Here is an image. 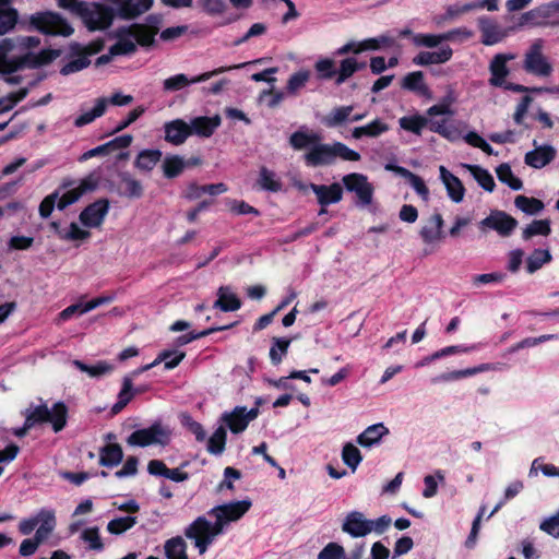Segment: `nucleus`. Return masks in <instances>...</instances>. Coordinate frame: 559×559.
Returning a JSON list of instances; mask_svg holds the SVG:
<instances>
[{"label": "nucleus", "instance_id": "obj_12", "mask_svg": "<svg viewBox=\"0 0 559 559\" xmlns=\"http://www.w3.org/2000/svg\"><path fill=\"white\" fill-rule=\"evenodd\" d=\"M258 407L247 411L245 406H237L230 413H224L222 420L233 433L237 435L245 431L249 423L258 417Z\"/></svg>", "mask_w": 559, "mask_h": 559}, {"label": "nucleus", "instance_id": "obj_25", "mask_svg": "<svg viewBox=\"0 0 559 559\" xmlns=\"http://www.w3.org/2000/svg\"><path fill=\"white\" fill-rule=\"evenodd\" d=\"M240 298L233 293L229 286H221L217 290V299L215 300L213 308L219 309L224 312L237 311L241 308Z\"/></svg>", "mask_w": 559, "mask_h": 559}, {"label": "nucleus", "instance_id": "obj_39", "mask_svg": "<svg viewBox=\"0 0 559 559\" xmlns=\"http://www.w3.org/2000/svg\"><path fill=\"white\" fill-rule=\"evenodd\" d=\"M353 110L352 105L335 107L322 118V123L328 128L338 127L349 120Z\"/></svg>", "mask_w": 559, "mask_h": 559}, {"label": "nucleus", "instance_id": "obj_8", "mask_svg": "<svg viewBox=\"0 0 559 559\" xmlns=\"http://www.w3.org/2000/svg\"><path fill=\"white\" fill-rule=\"evenodd\" d=\"M209 528V520L205 516H198L185 528V536L193 540L200 555L205 554L214 542Z\"/></svg>", "mask_w": 559, "mask_h": 559}, {"label": "nucleus", "instance_id": "obj_34", "mask_svg": "<svg viewBox=\"0 0 559 559\" xmlns=\"http://www.w3.org/2000/svg\"><path fill=\"white\" fill-rule=\"evenodd\" d=\"M108 99L106 97H99L95 100V106L86 111L78 116L74 120V126L78 128L84 127L91 122H93L96 118L102 117L107 109Z\"/></svg>", "mask_w": 559, "mask_h": 559}, {"label": "nucleus", "instance_id": "obj_16", "mask_svg": "<svg viewBox=\"0 0 559 559\" xmlns=\"http://www.w3.org/2000/svg\"><path fill=\"white\" fill-rule=\"evenodd\" d=\"M342 530L352 537H364L372 532L371 520H366L361 512L353 511L347 514Z\"/></svg>", "mask_w": 559, "mask_h": 559}, {"label": "nucleus", "instance_id": "obj_62", "mask_svg": "<svg viewBox=\"0 0 559 559\" xmlns=\"http://www.w3.org/2000/svg\"><path fill=\"white\" fill-rule=\"evenodd\" d=\"M318 559H347V557L343 546L331 542L318 554Z\"/></svg>", "mask_w": 559, "mask_h": 559}, {"label": "nucleus", "instance_id": "obj_26", "mask_svg": "<svg viewBox=\"0 0 559 559\" xmlns=\"http://www.w3.org/2000/svg\"><path fill=\"white\" fill-rule=\"evenodd\" d=\"M154 0H122L119 4V16L123 20H132L148 11Z\"/></svg>", "mask_w": 559, "mask_h": 559}, {"label": "nucleus", "instance_id": "obj_32", "mask_svg": "<svg viewBox=\"0 0 559 559\" xmlns=\"http://www.w3.org/2000/svg\"><path fill=\"white\" fill-rule=\"evenodd\" d=\"M118 177L121 182L120 195L129 199H140L143 195L144 190L142 183L134 179L130 173L121 171L118 174Z\"/></svg>", "mask_w": 559, "mask_h": 559}, {"label": "nucleus", "instance_id": "obj_10", "mask_svg": "<svg viewBox=\"0 0 559 559\" xmlns=\"http://www.w3.org/2000/svg\"><path fill=\"white\" fill-rule=\"evenodd\" d=\"M518 221L504 211L493 210L490 214L480 221L481 229L489 228L496 230L500 236L508 237L516 228Z\"/></svg>", "mask_w": 559, "mask_h": 559}, {"label": "nucleus", "instance_id": "obj_23", "mask_svg": "<svg viewBox=\"0 0 559 559\" xmlns=\"http://www.w3.org/2000/svg\"><path fill=\"white\" fill-rule=\"evenodd\" d=\"M556 157V150L551 145H542L533 151H530L524 156V162L527 166L540 169L550 164Z\"/></svg>", "mask_w": 559, "mask_h": 559}, {"label": "nucleus", "instance_id": "obj_4", "mask_svg": "<svg viewBox=\"0 0 559 559\" xmlns=\"http://www.w3.org/2000/svg\"><path fill=\"white\" fill-rule=\"evenodd\" d=\"M75 4L78 9L72 13L82 19L88 31H104L112 24L115 17L112 8L100 3H93L92 8L86 2Z\"/></svg>", "mask_w": 559, "mask_h": 559}, {"label": "nucleus", "instance_id": "obj_24", "mask_svg": "<svg viewBox=\"0 0 559 559\" xmlns=\"http://www.w3.org/2000/svg\"><path fill=\"white\" fill-rule=\"evenodd\" d=\"M221 122L222 120L218 115L213 117H195L189 123V128H191V135L197 134L199 136L210 138L221 126Z\"/></svg>", "mask_w": 559, "mask_h": 559}, {"label": "nucleus", "instance_id": "obj_36", "mask_svg": "<svg viewBox=\"0 0 559 559\" xmlns=\"http://www.w3.org/2000/svg\"><path fill=\"white\" fill-rule=\"evenodd\" d=\"M111 37L117 38V43L110 47L111 55L127 56L136 51V45L132 41L130 34H120V27L112 33Z\"/></svg>", "mask_w": 559, "mask_h": 559}, {"label": "nucleus", "instance_id": "obj_37", "mask_svg": "<svg viewBox=\"0 0 559 559\" xmlns=\"http://www.w3.org/2000/svg\"><path fill=\"white\" fill-rule=\"evenodd\" d=\"M38 519V528L36 530L35 536L37 539L44 542L49 534L55 530L56 526V516L55 512L51 510H40L37 514Z\"/></svg>", "mask_w": 559, "mask_h": 559}, {"label": "nucleus", "instance_id": "obj_20", "mask_svg": "<svg viewBox=\"0 0 559 559\" xmlns=\"http://www.w3.org/2000/svg\"><path fill=\"white\" fill-rule=\"evenodd\" d=\"M477 23L481 33V43L484 45L491 46L503 39L504 33L493 19L480 16L478 17Z\"/></svg>", "mask_w": 559, "mask_h": 559}, {"label": "nucleus", "instance_id": "obj_5", "mask_svg": "<svg viewBox=\"0 0 559 559\" xmlns=\"http://www.w3.org/2000/svg\"><path fill=\"white\" fill-rule=\"evenodd\" d=\"M171 431L160 421L153 423L148 428L134 430L127 439L133 447L145 448L152 444L165 447L169 443Z\"/></svg>", "mask_w": 559, "mask_h": 559}, {"label": "nucleus", "instance_id": "obj_31", "mask_svg": "<svg viewBox=\"0 0 559 559\" xmlns=\"http://www.w3.org/2000/svg\"><path fill=\"white\" fill-rule=\"evenodd\" d=\"M402 88L417 93L420 96L430 97V90L425 83V76L421 71L409 72L403 78Z\"/></svg>", "mask_w": 559, "mask_h": 559}, {"label": "nucleus", "instance_id": "obj_41", "mask_svg": "<svg viewBox=\"0 0 559 559\" xmlns=\"http://www.w3.org/2000/svg\"><path fill=\"white\" fill-rule=\"evenodd\" d=\"M164 548L167 559H189L187 544L181 536L171 537L166 540Z\"/></svg>", "mask_w": 559, "mask_h": 559}, {"label": "nucleus", "instance_id": "obj_7", "mask_svg": "<svg viewBox=\"0 0 559 559\" xmlns=\"http://www.w3.org/2000/svg\"><path fill=\"white\" fill-rule=\"evenodd\" d=\"M247 64H248L247 62H243L240 64H234V66H229V67H221V68L214 69L213 71L204 72V73L197 75L192 79H188V76L183 73L176 74V75H173V76L164 80L163 87L167 92L180 91L190 84L207 81L212 76L218 75L221 73H224V72H227V71H230L234 69H241V68L246 67Z\"/></svg>", "mask_w": 559, "mask_h": 559}, {"label": "nucleus", "instance_id": "obj_55", "mask_svg": "<svg viewBox=\"0 0 559 559\" xmlns=\"http://www.w3.org/2000/svg\"><path fill=\"white\" fill-rule=\"evenodd\" d=\"M135 516H122L117 518L108 522L107 531L112 535H121L124 532L131 530L136 524Z\"/></svg>", "mask_w": 559, "mask_h": 559}, {"label": "nucleus", "instance_id": "obj_11", "mask_svg": "<svg viewBox=\"0 0 559 559\" xmlns=\"http://www.w3.org/2000/svg\"><path fill=\"white\" fill-rule=\"evenodd\" d=\"M110 203L106 198H100L88 204L79 215V219L85 227H99L109 212Z\"/></svg>", "mask_w": 559, "mask_h": 559}, {"label": "nucleus", "instance_id": "obj_45", "mask_svg": "<svg viewBox=\"0 0 559 559\" xmlns=\"http://www.w3.org/2000/svg\"><path fill=\"white\" fill-rule=\"evenodd\" d=\"M551 260L549 250L535 249L526 259V271L533 274Z\"/></svg>", "mask_w": 559, "mask_h": 559}, {"label": "nucleus", "instance_id": "obj_64", "mask_svg": "<svg viewBox=\"0 0 559 559\" xmlns=\"http://www.w3.org/2000/svg\"><path fill=\"white\" fill-rule=\"evenodd\" d=\"M444 41H466L474 36V32L462 26L442 33Z\"/></svg>", "mask_w": 559, "mask_h": 559}, {"label": "nucleus", "instance_id": "obj_42", "mask_svg": "<svg viewBox=\"0 0 559 559\" xmlns=\"http://www.w3.org/2000/svg\"><path fill=\"white\" fill-rule=\"evenodd\" d=\"M488 368L486 365H480L478 367H473V368H467V369H462V370H454V371L441 373V374L432 378L431 381H432V383L455 381V380H460V379H463L466 377L474 376V374L485 371Z\"/></svg>", "mask_w": 559, "mask_h": 559}, {"label": "nucleus", "instance_id": "obj_46", "mask_svg": "<svg viewBox=\"0 0 559 559\" xmlns=\"http://www.w3.org/2000/svg\"><path fill=\"white\" fill-rule=\"evenodd\" d=\"M496 174L502 183H506L512 190H521L523 188V181L513 175L511 166L507 163L500 164L496 168Z\"/></svg>", "mask_w": 559, "mask_h": 559}, {"label": "nucleus", "instance_id": "obj_21", "mask_svg": "<svg viewBox=\"0 0 559 559\" xmlns=\"http://www.w3.org/2000/svg\"><path fill=\"white\" fill-rule=\"evenodd\" d=\"M165 140L173 145H180L191 135V128L182 119H175L164 126Z\"/></svg>", "mask_w": 559, "mask_h": 559}, {"label": "nucleus", "instance_id": "obj_18", "mask_svg": "<svg viewBox=\"0 0 559 559\" xmlns=\"http://www.w3.org/2000/svg\"><path fill=\"white\" fill-rule=\"evenodd\" d=\"M310 189L321 206L338 203L343 198V189L337 182L329 186L311 183Z\"/></svg>", "mask_w": 559, "mask_h": 559}, {"label": "nucleus", "instance_id": "obj_33", "mask_svg": "<svg viewBox=\"0 0 559 559\" xmlns=\"http://www.w3.org/2000/svg\"><path fill=\"white\" fill-rule=\"evenodd\" d=\"M123 451L119 443H108L99 449V465L115 467L121 463Z\"/></svg>", "mask_w": 559, "mask_h": 559}, {"label": "nucleus", "instance_id": "obj_57", "mask_svg": "<svg viewBox=\"0 0 559 559\" xmlns=\"http://www.w3.org/2000/svg\"><path fill=\"white\" fill-rule=\"evenodd\" d=\"M342 459L343 462L353 471H355L362 461L359 449L352 443H346L343 447Z\"/></svg>", "mask_w": 559, "mask_h": 559}, {"label": "nucleus", "instance_id": "obj_56", "mask_svg": "<svg viewBox=\"0 0 559 559\" xmlns=\"http://www.w3.org/2000/svg\"><path fill=\"white\" fill-rule=\"evenodd\" d=\"M310 79L309 70H300L290 75L287 81L286 92L289 95H295L301 90Z\"/></svg>", "mask_w": 559, "mask_h": 559}, {"label": "nucleus", "instance_id": "obj_1", "mask_svg": "<svg viewBox=\"0 0 559 559\" xmlns=\"http://www.w3.org/2000/svg\"><path fill=\"white\" fill-rule=\"evenodd\" d=\"M444 41L442 33H417L413 38V45L416 47L438 48L436 51L421 50L414 58L413 63L419 67L431 64H442L450 61L453 57V49Z\"/></svg>", "mask_w": 559, "mask_h": 559}, {"label": "nucleus", "instance_id": "obj_13", "mask_svg": "<svg viewBox=\"0 0 559 559\" xmlns=\"http://www.w3.org/2000/svg\"><path fill=\"white\" fill-rule=\"evenodd\" d=\"M513 53H497L489 63L490 79L489 84L498 87L506 84V79L510 74L508 62L513 60Z\"/></svg>", "mask_w": 559, "mask_h": 559}, {"label": "nucleus", "instance_id": "obj_29", "mask_svg": "<svg viewBox=\"0 0 559 559\" xmlns=\"http://www.w3.org/2000/svg\"><path fill=\"white\" fill-rule=\"evenodd\" d=\"M12 0H0V36L12 31L19 21V12L11 7Z\"/></svg>", "mask_w": 559, "mask_h": 559}, {"label": "nucleus", "instance_id": "obj_38", "mask_svg": "<svg viewBox=\"0 0 559 559\" xmlns=\"http://www.w3.org/2000/svg\"><path fill=\"white\" fill-rule=\"evenodd\" d=\"M163 154L159 150H143L141 151L134 162V167L142 171H151L160 160Z\"/></svg>", "mask_w": 559, "mask_h": 559}, {"label": "nucleus", "instance_id": "obj_28", "mask_svg": "<svg viewBox=\"0 0 559 559\" xmlns=\"http://www.w3.org/2000/svg\"><path fill=\"white\" fill-rule=\"evenodd\" d=\"M444 221L440 213L430 216L428 225L421 227L419 235L427 245L433 243L443 238L442 227Z\"/></svg>", "mask_w": 559, "mask_h": 559}, {"label": "nucleus", "instance_id": "obj_52", "mask_svg": "<svg viewBox=\"0 0 559 559\" xmlns=\"http://www.w3.org/2000/svg\"><path fill=\"white\" fill-rule=\"evenodd\" d=\"M551 231L549 219H535L522 233V238L528 240L534 236H548Z\"/></svg>", "mask_w": 559, "mask_h": 559}, {"label": "nucleus", "instance_id": "obj_50", "mask_svg": "<svg viewBox=\"0 0 559 559\" xmlns=\"http://www.w3.org/2000/svg\"><path fill=\"white\" fill-rule=\"evenodd\" d=\"M238 324V322H233L230 324H227V325H219V326H212V328H209L206 330H203L201 332H195V331H192V332H189L188 334H185V335H181L177 338V343L179 345H186V344H189L195 340H199V338H202V337H205L207 335H211L215 332H218V331H225V330H228V329H231L234 326H236Z\"/></svg>", "mask_w": 559, "mask_h": 559}, {"label": "nucleus", "instance_id": "obj_53", "mask_svg": "<svg viewBox=\"0 0 559 559\" xmlns=\"http://www.w3.org/2000/svg\"><path fill=\"white\" fill-rule=\"evenodd\" d=\"M258 183L263 190L271 192H278L283 187L281 180L276 178L275 174L264 166L260 169Z\"/></svg>", "mask_w": 559, "mask_h": 559}, {"label": "nucleus", "instance_id": "obj_61", "mask_svg": "<svg viewBox=\"0 0 559 559\" xmlns=\"http://www.w3.org/2000/svg\"><path fill=\"white\" fill-rule=\"evenodd\" d=\"M399 174L409 179V183L419 195L425 199L428 197L429 190L425 181L418 175L413 174L406 168H399Z\"/></svg>", "mask_w": 559, "mask_h": 559}, {"label": "nucleus", "instance_id": "obj_35", "mask_svg": "<svg viewBox=\"0 0 559 559\" xmlns=\"http://www.w3.org/2000/svg\"><path fill=\"white\" fill-rule=\"evenodd\" d=\"M389 130L388 123L377 118L370 123L354 128L352 136L356 140L362 136L377 138Z\"/></svg>", "mask_w": 559, "mask_h": 559}, {"label": "nucleus", "instance_id": "obj_2", "mask_svg": "<svg viewBox=\"0 0 559 559\" xmlns=\"http://www.w3.org/2000/svg\"><path fill=\"white\" fill-rule=\"evenodd\" d=\"M68 419V407L63 402H57L49 409L46 404L28 409L25 416V429H31L35 425L50 423L55 432L61 431Z\"/></svg>", "mask_w": 559, "mask_h": 559}, {"label": "nucleus", "instance_id": "obj_43", "mask_svg": "<svg viewBox=\"0 0 559 559\" xmlns=\"http://www.w3.org/2000/svg\"><path fill=\"white\" fill-rule=\"evenodd\" d=\"M318 142H321V135L316 132L307 133L304 131H296L289 138V144L295 150H304L309 146L312 147L313 144H317Z\"/></svg>", "mask_w": 559, "mask_h": 559}, {"label": "nucleus", "instance_id": "obj_59", "mask_svg": "<svg viewBox=\"0 0 559 559\" xmlns=\"http://www.w3.org/2000/svg\"><path fill=\"white\" fill-rule=\"evenodd\" d=\"M314 69L319 80H331L336 75L334 61L329 58L320 59L314 63Z\"/></svg>", "mask_w": 559, "mask_h": 559}, {"label": "nucleus", "instance_id": "obj_9", "mask_svg": "<svg viewBox=\"0 0 559 559\" xmlns=\"http://www.w3.org/2000/svg\"><path fill=\"white\" fill-rule=\"evenodd\" d=\"M342 181L348 192L356 193L360 204L369 205L371 203L373 197V187L368 181L366 175L352 173L345 175Z\"/></svg>", "mask_w": 559, "mask_h": 559}, {"label": "nucleus", "instance_id": "obj_49", "mask_svg": "<svg viewBox=\"0 0 559 559\" xmlns=\"http://www.w3.org/2000/svg\"><path fill=\"white\" fill-rule=\"evenodd\" d=\"M290 340L285 337H273L272 346L270 348V359L274 366L282 362L283 356L288 352Z\"/></svg>", "mask_w": 559, "mask_h": 559}, {"label": "nucleus", "instance_id": "obj_48", "mask_svg": "<svg viewBox=\"0 0 559 559\" xmlns=\"http://www.w3.org/2000/svg\"><path fill=\"white\" fill-rule=\"evenodd\" d=\"M477 183L486 191L492 192L496 183L492 175L485 168L477 165L467 166Z\"/></svg>", "mask_w": 559, "mask_h": 559}, {"label": "nucleus", "instance_id": "obj_14", "mask_svg": "<svg viewBox=\"0 0 559 559\" xmlns=\"http://www.w3.org/2000/svg\"><path fill=\"white\" fill-rule=\"evenodd\" d=\"M305 163L309 167H319L334 163L333 144H323L318 142L304 156Z\"/></svg>", "mask_w": 559, "mask_h": 559}, {"label": "nucleus", "instance_id": "obj_40", "mask_svg": "<svg viewBox=\"0 0 559 559\" xmlns=\"http://www.w3.org/2000/svg\"><path fill=\"white\" fill-rule=\"evenodd\" d=\"M185 168V158L179 155H167L162 164L164 177L167 179L180 176Z\"/></svg>", "mask_w": 559, "mask_h": 559}, {"label": "nucleus", "instance_id": "obj_30", "mask_svg": "<svg viewBox=\"0 0 559 559\" xmlns=\"http://www.w3.org/2000/svg\"><path fill=\"white\" fill-rule=\"evenodd\" d=\"M389 433V429L382 424H374L366 428L356 439L357 443L364 448H370L380 442L383 436Z\"/></svg>", "mask_w": 559, "mask_h": 559}, {"label": "nucleus", "instance_id": "obj_51", "mask_svg": "<svg viewBox=\"0 0 559 559\" xmlns=\"http://www.w3.org/2000/svg\"><path fill=\"white\" fill-rule=\"evenodd\" d=\"M514 204L519 210L528 215L537 214L544 209V203L539 199L522 194L515 197Z\"/></svg>", "mask_w": 559, "mask_h": 559}, {"label": "nucleus", "instance_id": "obj_27", "mask_svg": "<svg viewBox=\"0 0 559 559\" xmlns=\"http://www.w3.org/2000/svg\"><path fill=\"white\" fill-rule=\"evenodd\" d=\"M186 357L185 352H177V350H163L158 354V356L155 358V360L148 365H145L134 371V374H140L141 372L147 371L152 369L153 367L157 366L162 361L165 364V369L171 370L176 368Z\"/></svg>", "mask_w": 559, "mask_h": 559}, {"label": "nucleus", "instance_id": "obj_6", "mask_svg": "<svg viewBox=\"0 0 559 559\" xmlns=\"http://www.w3.org/2000/svg\"><path fill=\"white\" fill-rule=\"evenodd\" d=\"M544 40L535 39L524 55L523 69L535 76L547 78L552 71V64L543 53Z\"/></svg>", "mask_w": 559, "mask_h": 559}, {"label": "nucleus", "instance_id": "obj_19", "mask_svg": "<svg viewBox=\"0 0 559 559\" xmlns=\"http://www.w3.org/2000/svg\"><path fill=\"white\" fill-rule=\"evenodd\" d=\"M250 508V500L234 501L213 508L209 514H214V512H217L228 523L240 520L249 511Z\"/></svg>", "mask_w": 559, "mask_h": 559}, {"label": "nucleus", "instance_id": "obj_58", "mask_svg": "<svg viewBox=\"0 0 559 559\" xmlns=\"http://www.w3.org/2000/svg\"><path fill=\"white\" fill-rule=\"evenodd\" d=\"M356 72L354 57L345 58L340 63V69L336 70L335 84L341 85L346 82Z\"/></svg>", "mask_w": 559, "mask_h": 559}, {"label": "nucleus", "instance_id": "obj_3", "mask_svg": "<svg viewBox=\"0 0 559 559\" xmlns=\"http://www.w3.org/2000/svg\"><path fill=\"white\" fill-rule=\"evenodd\" d=\"M29 29L44 35L69 37L74 28L59 13L53 11L36 12L29 16Z\"/></svg>", "mask_w": 559, "mask_h": 559}, {"label": "nucleus", "instance_id": "obj_17", "mask_svg": "<svg viewBox=\"0 0 559 559\" xmlns=\"http://www.w3.org/2000/svg\"><path fill=\"white\" fill-rule=\"evenodd\" d=\"M69 56L72 59L60 69V74L70 75L86 69L91 64V60L83 53V45L72 41L69 45Z\"/></svg>", "mask_w": 559, "mask_h": 559}, {"label": "nucleus", "instance_id": "obj_60", "mask_svg": "<svg viewBox=\"0 0 559 559\" xmlns=\"http://www.w3.org/2000/svg\"><path fill=\"white\" fill-rule=\"evenodd\" d=\"M81 538L88 544V549L91 550L102 551L104 549L99 530L96 526L85 528L81 534Z\"/></svg>", "mask_w": 559, "mask_h": 559}, {"label": "nucleus", "instance_id": "obj_47", "mask_svg": "<svg viewBox=\"0 0 559 559\" xmlns=\"http://www.w3.org/2000/svg\"><path fill=\"white\" fill-rule=\"evenodd\" d=\"M73 365L82 372H86L92 378H97L114 370V366L107 361H98L94 366L86 365L81 360H74Z\"/></svg>", "mask_w": 559, "mask_h": 559}, {"label": "nucleus", "instance_id": "obj_54", "mask_svg": "<svg viewBox=\"0 0 559 559\" xmlns=\"http://www.w3.org/2000/svg\"><path fill=\"white\" fill-rule=\"evenodd\" d=\"M227 432L224 427H218L207 441V451L211 454L219 455L224 452L226 445Z\"/></svg>", "mask_w": 559, "mask_h": 559}, {"label": "nucleus", "instance_id": "obj_44", "mask_svg": "<svg viewBox=\"0 0 559 559\" xmlns=\"http://www.w3.org/2000/svg\"><path fill=\"white\" fill-rule=\"evenodd\" d=\"M400 127L416 135H421L423 129L428 126L429 119L421 115L404 116L399 120Z\"/></svg>", "mask_w": 559, "mask_h": 559}, {"label": "nucleus", "instance_id": "obj_63", "mask_svg": "<svg viewBox=\"0 0 559 559\" xmlns=\"http://www.w3.org/2000/svg\"><path fill=\"white\" fill-rule=\"evenodd\" d=\"M333 151H334V159L336 157H340L343 160L358 162L361 158V156L358 152L349 148L347 145H345L342 142H334Z\"/></svg>", "mask_w": 559, "mask_h": 559}, {"label": "nucleus", "instance_id": "obj_15", "mask_svg": "<svg viewBox=\"0 0 559 559\" xmlns=\"http://www.w3.org/2000/svg\"><path fill=\"white\" fill-rule=\"evenodd\" d=\"M158 33V26L134 23L130 26H121L120 34H130L142 47H150L155 41V35Z\"/></svg>", "mask_w": 559, "mask_h": 559}, {"label": "nucleus", "instance_id": "obj_22", "mask_svg": "<svg viewBox=\"0 0 559 559\" xmlns=\"http://www.w3.org/2000/svg\"><path fill=\"white\" fill-rule=\"evenodd\" d=\"M439 173L449 198L455 203L462 202L465 195V188L460 178L454 176L442 165L439 167Z\"/></svg>", "mask_w": 559, "mask_h": 559}]
</instances>
